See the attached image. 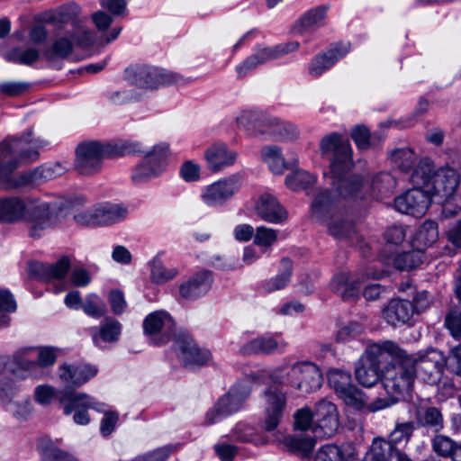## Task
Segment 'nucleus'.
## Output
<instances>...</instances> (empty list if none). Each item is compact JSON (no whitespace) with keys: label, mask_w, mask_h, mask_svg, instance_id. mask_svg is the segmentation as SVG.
<instances>
[{"label":"nucleus","mask_w":461,"mask_h":461,"mask_svg":"<svg viewBox=\"0 0 461 461\" xmlns=\"http://www.w3.org/2000/svg\"><path fill=\"white\" fill-rule=\"evenodd\" d=\"M461 375V345L453 348L447 358L437 349H429L419 357L408 356L390 340L369 345L355 365V375H433L445 368Z\"/></svg>","instance_id":"1"},{"label":"nucleus","mask_w":461,"mask_h":461,"mask_svg":"<svg viewBox=\"0 0 461 461\" xmlns=\"http://www.w3.org/2000/svg\"><path fill=\"white\" fill-rule=\"evenodd\" d=\"M352 376H330L329 384L343 402L354 411H378L408 395L413 384V376H381L380 383L391 399H377L367 404L366 399Z\"/></svg>","instance_id":"2"},{"label":"nucleus","mask_w":461,"mask_h":461,"mask_svg":"<svg viewBox=\"0 0 461 461\" xmlns=\"http://www.w3.org/2000/svg\"><path fill=\"white\" fill-rule=\"evenodd\" d=\"M140 151L141 144L129 140L113 142L85 141L77 147L75 169L81 175H94L101 171L104 158L122 157Z\"/></svg>","instance_id":"3"},{"label":"nucleus","mask_w":461,"mask_h":461,"mask_svg":"<svg viewBox=\"0 0 461 461\" xmlns=\"http://www.w3.org/2000/svg\"><path fill=\"white\" fill-rule=\"evenodd\" d=\"M86 201L81 194L59 197L50 202L31 199L24 220L29 223V236L41 238L45 230L55 228L60 222L67 210L82 206Z\"/></svg>","instance_id":"4"},{"label":"nucleus","mask_w":461,"mask_h":461,"mask_svg":"<svg viewBox=\"0 0 461 461\" xmlns=\"http://www.w3.org/2000/svg\"><path fill=\"white\" fill-rule=\"evenodd\" d=\"M311 215L325 222L330 234L336 239H348L355 233L354 225L341 217L338 200L328 189L317 191L312 202Z\"/></svg>","instance_id":"5"},{"label":"nucleus","mask_w":461,"mask_h":461,"mask_svg":"<svg viewBox=\"0 0 461 461\" xmlns=\"http://www.w3.org/2000/svg\"><path fill=\"white\" fill-rule=\"evenodd\" d=\"M460 174L453 167H440L433 175L431 185L426 189L431 199L442 203V212L451 216L461 210V197L455 195L459 185Z\"/></svg>","instance_id":"6"},{"label":"nucleus","mask_w":461,"mask_h":461,"mask_svg":"<svg viewBox=\"0 0 461 461\" xmlns=\"http://www.w3.org/2000/svg\"><path fill=\"white\" fill-rule=\"evenodd\" d=\"M312 413L310 408H303L294 413V427L303 433L294 436H276V441L282 444L289 451L301 456H308L318 438L312 432Z\"/></svg>","instance_id":"7"},{"label":"nucleus","mask_w":461,"mask_h":461,"mask_svg":"<svg viewBox=\"0 0 461 461\" xmlns=\"http://www.w3.org/2000/svg\"><path fill=\"white\" fill-rule=\"evenodd\" d=\"M169 156V145L160 142L145 153L142 159L133 167L131 178L136 185L158 177L166 170Z\"/></svg>","instance_id":"8"},{"label":"nucleus","mask_w":461,"mask_h":461,"mask_svg":"<svg viewBox=\"0 0 461 461\" xmlns=\"http://www.w3.org/2000/svg\"><path fill=\"white\" fill-rule=\"evenodd\" d=\"M265 378L264 384L267 385L264 391L266 399L265 429L271 431L278 426L286 405L285 385L281 376H265Z\"/></svg>","instance_id":"9"},{"label":"nucleus","mask_w":461,"mask_h":461,"mask_svg":"<svg viewBox=\"0 0 461 461\" xmlns=\"http://www.w3.org/2000/svg\"><path fill=\"white\" fill-rule=\"evenodd\" d=\"M322 156L332 155L330 171L340 176L343 170L352 168V149L349 142L341 134L332 132L324 136L321 140Z\"/></svg>","instance_id":"10"},{"label":"nucleus","mask_w":461,"mask_h":461,"mask_svg":"<svg viewBox=\"0 0 461 461\" xmlns=\"http://www.w3.org/2000/svg\"><path fill=\"white\" fill-rule=\"evenodd\" d=\"M75 387H67L66 390L59 394V404L63 409L65 415H70L74 412L73 420L76 424L85 426L90 422V415L88 409L95 411L98 401L90 395L77 392Z\"/></svg>","instance_id":"11"},{"label":"nucleus","mask_w":461,"mask_h":461,"mask_svg":"<svg viewBox=\"0 0 461 461\" xmlns=\"http://www.w3.org/2000/svg\"><path fill=\"white\" fill-rule=\"evenodd\" d=\"M172 338L173 349L184 366H203L211 358L210 351L200 348L187 331L174 332Z\"/></svg>","instance_id":"12"},{"label":"nucleus","mask_w":461,"mask_h":461,"mask_svg":"<svg viewBox=\"0 0 461 461\" xmlns=\"http://www.w3.org/2000/svg\"><path fill=\"white\" fill-rule=\"evenodd\" d=\"M241 186V176L233 174L206 185L201 193V200L210 207L221 206L231 199Z\"/></svg>","instance_id":"13"},{"label":"nucleus","mask_w":461,"mask_h":461,"mask_svg":"<svg viewBox=\"0 0 461 461\" xmlns=\"http://www.w3.org/2000/svg\"><path fill=\"white\" fill-rule=\"evenodd\" d=\"M125 76L133 85L143 88H155L177 81L176 74L148 66H136L127 68Z\"/></svg>","instance_id":"14"},{"label":"nucleus","mask_w":461,"mask_h":461,"mask_svg":"<svg viewBox=\"0 0 461 461\" xmlns=\"http://www.w3.org/2000/svg\"><path fill=\"white\" fill-rule=\"evenodd\" d=\"M143 330L154 345H164L175 332V321L167 312L157 311L144 319Z\"/></svg>","instance_id":"15"},{"label":"nucleus","mask_w":461,"mask_h":461,"mask_svg":"<svg viewBox=\"0 0 461 461\" xmlns=\"http://www.w3.org/2000/svg\"><path fill=\"white\" fill-rule=\"evenodd\" d=\"M315 421L312 429L315 438L331 437L339 429V417L337 406L325 399L321 400L314 409Z\"/></svg>","instance_id":"16"},{"label":"nucleus","mask_w":461,"mask_h":461,"mask_svg":"<svg viewBox=\"0 0 461 461\" xmlns=\"http://www.w3.org/2000/svg\"><path fill=\"white\" fill-rule=\"evenodd\" d=\"M299 48L296 41L281 44L276 48L258 49L255 53L249 56L241 63L236 66V72L239 77H245L249 71L257 68L258 66L279 58L282 55L294 51Z\"/></svg>","instance_id":"17"},{"label":"nucleus","mask_w":461,"mask_h":461,"mask_svg":"<svg viewBox=\"0 0 461 461\" xmlns=\"http://www.w3.org/2000/svg\"><path fill=\"white\" fill-rule=\"evenodd\" d=\"M431 200L426 189L413 186L394 199V207L402 213L420 217L427 212Z\"/></svg>","instance_id":"18"},{"label":"nucleus","mask_w":461,"mask_h":461,"mask_svg":"<svg viewBox=\"0 0 461 461\" xmlns=\"http://www.w3.org/2000/svg\"><path fill=\"white\" fill-rule=\"evenodd\" d=\"M237 123L240 127L259 135L273 137L279 124V118L266 114L256 110L242 111L237 116Z\"/></svg>","instance_id":"19"},{"label":"nucleus","mask_w":461,"mask_h":461,"mask_svg":"<svg viewBox=\"0 0 461 461\" xmlns=\"http://www.w3.org/2000/svg\"><path fill=\"white\" fill-rule=\"evenodd\" d=\"M239 153L229 149L224 142H214L204 150L206 167L212 173H219L232 167L237 162Z\"/></svg>","instance_id":"20"},{"label":"nucleus","mask_w":461,"mask_h":461,"mask_svg":"<svg viewBox=\"0 0 461 461\" xmlns=\"http://www.w3.org/2000/svg\"><path fill=\"white\" fill-rule=\"evenodd\" d=\"M66 172L60 163L44 164L16 175L17 189L35 186L62 176Z\"/></svg>","instance_id":"21"},{"label":"nucleus","mask_w":461,"mask_h":461,"mask_svg":"<svg viewBox=\"0 0 461 461\" xmlns=\"http://www.w3.org/2000/svg\"><path fill=\"white\" fill-rule=\"evenodd\" d=\"M368 278L380 279L381 274L366 269L359 276L351 279L348 274L339 273L333 277L330 288L344 300H348L358 294L361 285Z\"/></svg>","instance_id":"22"},{"label":"nucleus","mask_w":461,"mask_h":461,"mask_svg":"<svg viewBox=\"0 0 461 461\" xmlns=\"http://www.w3.org/2000/svg\"><path fill=\"white\" fill-rule=\"evenodd\" d=\"M212 282L211 272L207 270L197 272L179 285V294L186 300H196L211 289Z\"/></svg>","instance_id":"23"},{"label":"nucleus","mask_w":461,"mask_h":461,"mask_svg":"<svg viewBox=\"0 0 461 461\" xmlns=\"http://www.w3.org/2000/svg\"><path fill=\"white\" fill-rule=\"evenodd\" d=\"M351 168L343 170L341 175H332V185L339 196L345 199L363 197V178L350 173Z\"/></svg>","instance_id":"24"},{"label":"nucleus","mask_w":461,"mask_h":461,"mask_svg":"<svg viewBox=\"0 0 461 461\" xmlns=\"http://www.w3.org/2000/svg\"><path fill=\"white\" fill-rule=\"evenodd\" d=\"M27 202L17 195L0 197V224H15L25 220Z\"/></svg>","instance_id":"25"},{"label":"nucleus","mask_w":461,"mask_h":461,"mask_svg":"<svg viewBox=\"0 0 461 461\" xmlns=\"http://www.w3.org/2000/svg\"><path fill=\"white\" fill-rule=\"evenodd\" d=\"M287 347V342L285 341L280 335H268L258 337L247 344H245L241 351L245 355H258V354H274L283 353Z\"/></svg>","instance_id":"26"},{"label":"nucleus","mask_w":461,"mask_h":461,"mask_svg":"<svg viewBox=\"0 0 461 461\" xmlns=\"http://www.w3.org/2000/svg\"><path fill=\"white\" fill-rule=\"evenodd\" d=\"M349 43H340L317 55L309 66V73L312 77H320L330 69L337 61L344 58L349 51Z\"/></svg>","instance_id":"27"},{"label":"nucleus","mask_w":461,"mask_h":461,"mask_svg":"<svg viewBox=\"0 0 461 461\" xmlns=\"http://www.w3.org/2000/svg\"><path fill=\"white\" fill-rule=\"evenodd\" d=\"M415 314V308L409 300L393 299L383 309V318L392 326L408 323Z\"/></svg>","instance_id":"28"},{"label":"nucleus","mask_w":461,"mask_h":461,"mask_svg":"<svg viewBox=\"0 0 461 461\" xmlns=\"http://www.w3.org/2000/svg\"><path fill=\"white\" fill-rule=\"evenodd\" d=\"M46 141L32 137V131H28L23 136L15 138L9 145L11 152H19V159L25 163L33 162L39 158L38 149L46 145Z\"/></svg>","instance_id":"29"},{"label":"nucleus","mask_w":461,"mask_h":461,"mask_svg":"<svg viewBox=\"0 0 461 461\" xmlns=\"http://www.w3.org/2000/svg\"><path fill=\"white\" fill-rule=\"evenodd\" d=\"M258 215L270 223H281L287 218V212L270 194H263L256 205Z\"/></svg>","instance_id":"30"},{"label":"nucleus","mask_w":461,"mask_h":461,"mask_svg":"<svg viewBox=\"0 0 461 461\" xmlns=\"http://www.w3.org/2000/svg\"><path fill=\"white\" fill-rule=\"evenodd\" d=\"M66 376L65 386L62 389H55L47 384L38 385L34 391L35 401L41 405H49L54 399L59 402V394L63 393L67 387L80 386L88 381L87 376Z\"/></svg>","instance_id":"31"},{"label":"nucleus","mask_w":461,"mask_h":461,"mask_svg":"<svg viewBox=\"0 0 461 461\" xmlns=\"http://www.w3.org/2000/svg\"><path fill=\"white\" fill-rule=\"evenodd\" d=\"M249 393L250 388L245 384L232 386L227 394L218 401L223 413L229 416L240 410Z\"/></svg>","instance_id":"32"},{"label":"nucleus","mask_w":461,"mask_h":461,"mask_svg":"<svg viewBox=\"0 0 461 461\" xmlns=\"http://www.w3.org/2000/svg\"><path fill=\"white\" fill-rule=\"evenodd\" d=\"M328 5H321L307 11L294 25L295 33L314 31L325 24Z\"/></svg>","instance_id":"33"},{"label":"nucleus","mask_w":461,"mask_h":461,"mask_svg":"<svg viewBox=\"0 0 461 461\" xmlns=\"http://www.w3.org/2000/svg\"><path fill=\"white\" fill-rule=\"evenodd\" d=\"M38 350L37 362L26 359L25 357H18L15 364L23 371H33L37 366L47 367L54 365L57 359V349L52 347H40Z\"/></svg>","instance_id":"34"},{"label":"nucleus","mask_w":461,"mask_h":461,"mask_svg":"<svg viewBox=\"0 0 461 461\" xmlns=\"http://www.w3.org/2000/svg\"><path fill=\"white\" fill-rule=\"evenodd\" d=\"M423 252L420 249H416L388 256L386 263L399 270L409 271L418 267L423 262Z\"/></svg>","instance_id":"35"},{"label":"nucleus","mask_w":461,"mask_h":461,"mask_svg":"<svg viewBox=\"0 0 461 461\" xmlns=\"http://www.w3.org/2000/svg\"><path fill=\"white\" fill-rule=\"evenodd\" d=\"M99 225L122 221L128 215V209L120 203H104L97 206Z\"/></svg>","instance_id":"36"},{"label":"nucleus","mask_w":461,"mask_h":461,"mask_svg":"<svg viewBox=\"0 0 461 461\" xmlns=\"http://www.w3.org/2000/svg\"><path fill=\"white\" fill-rule=\"evenodd\" d=\"M74 43L68 37H59L43 50V58L50 63L67 59L73 51Z\"/></svg>","instance_id":"37"},{"label":"nucleus","mask_w":461,"mask_h":461,"mask_svg":"<svg viewBox=\"0 0 461 461\" xmlns=\"http://www.w3.org/2000/svg\"><path fill=\"white\" fill-rule=\"evenodd\" d=\"M40 57L41 51L35 47H15L5 53V59L7 62L31 67L40 59Z\"/></svg>","instance_id":"38"},{"label":"nucleus","mask_w":461,"mask_h":461,"mask_svg":"<svg viewBox=\"0 0 461 461\" xmlns=\"http://www.w3.org/2000/svg\"><path fill=\"white\" fill-rule=\"evenodd\" d=\"M435 167L429 159H422L411 175V182L413 186L420 189H428L431 185L433 175L435 174Z\"/></svg>","instance_id":"39"},{"label":"nucleus","mask_w":461,"mask_h":461,"mask_svg":"<svg viewBox=\"0 0 461 461\" xmlns=\"http://www.w3.org/2000/svg\"><path fill=\"white\" fill-rule=\"evenodd\" d=\"M352 454V448L349 445L339 447L327 444L319 449L315 461H347Z\"/></svg>","instance_id":"40"},{"label":"nucleus","mask_w":461,"mask_h":461,"mask_svg":"<svg viewBox=\"0 0 461 461\" xmlns=\"http://www.w3.org/2000/svg\"><path fill=\"white\" fill-rule=\"evenodd\" d=\"M292 273V261L286 258H283L279 273L263 285L264 290L267 293H272L285 288L290 282Z\"/></svg>","instance_id":"41"},{"label":"nucleus","mask_w":461,"mask_h":461,"mask_svg":"<svg viewBox=\"0 0 461 461\" xmlns=\"http://www.w3.org/2000/svg\"><path fill=\"white\" fill-rule=\"evenodd\" d=\"M38 274L46 281L52 279H63L70 267V261L68 257H62L55 264L37 265Z\"/></svg>","instance_id":"42"},{"label":"nucleus","mask_w":461,"mask_h":461,"mask_svg":"<svg viewBox=\"0 0 461 461\" xmlns=\"http://www.w3.org/2000/svg\"><path fill=\"white\" fill-rule=\"evenodd\" d=\"M260 156L274 174L281 175L284 173L286 164L279 147L275 145L265 146L260 150Z\"/></svg>","instance_id":"43"},{"label":"nucleus","mask_w":461,"mask_h":461,"mask_svg":"<svg viewBox=\"0 0 461 461\" xmlns=\"http://www.w3.org/2000/svg\"><path fill=\"white\" fill-rule=\"evenodd\" d=\"M388 157L393 166L402 172H409L416 162L414 151L409 147L392 149Z\"/></svg>","instance_id":"44"},{"label":"nucleus","mask_w":461,"mask_h":461,"mask_svg":"<svg viewBox=\"0 0 461 461\" xmlns=\"http://www.w3.org/2000/svg\"><path fill=\"white\" fill-rule=\"evenodd\" d=\"M95 411L104 413V417L100 422V432L103 436L107 437L114 430L118 420L119 414L117 411L110 409L105 403L98 402Z\"/></svg>","instance_id":"45"},{"label":"nucleus","mask_w":461,"mask_h":461,"mask_svg":"<svg viewBox=\"0 0 461 461\" xmlns=\"http://www.w3.org/2000/svg\"><path fill=\"white\" fill-rule=\"evenodd\" d=\"M316 181L313 175L303 170H296L285 176V185L293 191L305 190Z\"/></svg>","instance_id":"46"},{"label":"nucleus","mask_w":461,"mask_h":461,"mask_svg":"<svg viewBox=\"0 0 461 461\" xmlns=\"http://www.w3.org/2000/svg\"><path fill=\"white\" fill-rule=\"evenodd\" d=\"M19 167L17 159L0 161V188L3 190L17 189L16 175L13 172Z\"/></svg>","instance_id":"47"},{"label":"nucleus","mask_w":461,"mask_h":461,"mask_svg":"<svg viewBox=\"0 0 461 461\" xmlns=\"http://www.w3.org/2000/svg\"><path fill=\"white\" fill-rule=\"evenodd\" d=\"M4 409L17 420L28 419L32 411V403L29 399L15 401L14 398L2 404Z\"/></svg>","instance_id":"48"},{"label":"nucleus","mask_w":461,"mask_h":461,"mask_svg":"<svg viewBox=\"0 0 461 461\" xmlns=\"http://www.w3.org/2000/svg\"><path fill=\"white\" fill-rule=\"evenodd\" d=\"M82 309L86 315L95 319L103 317L107 312L105 303L95 294L86 296Z\"/></svg>","instance_id":"49"},{"label":"nucleus","mask_w":461,"mask_h":461,"mask_svg":"<svg viewBox=\"0 0 461 461\" xmlns=\"http://www.w3.org/2000/svg\"><path fill=\"white\" fill-rule=\"evenodd\" d=\"M438 238V225L433 221H426L416 232L417 242L424 247L434 244Z\"/></svg>","instance_id":"50"},{"label":"nucleus","mask_w":461,"mask_h":461,"mask_svg":"<svg viewBox=\"0 0 461 461\" xmlns=\"http://www.w3.org/2000/svg\"><path fill=\"white\" fill-rule=\"evenodd\" d=\"M412 429V425L408 422L399 423L395 426L394 429L389 435V440H384L391 447V455L394 454V451H400L395 446L402 442H407L411 438Z\"/></svg>","instance_id":"51"},{"label":"nucleus","mask_w":461,"mask_h":461,"mask_svg":"<svg viewBox=\"0 0 461 461\" xmlns=\"http://www.w3.org/2000/svg\"><path fill=\"white\" fill-rule=\"evenodd\" d=\"M20 387L18 376H0V403L14 399Z\"/></svg>","instance_id":"52"},{"label":"nucleus","mask_w":461,"mask_h":461,"mask_svg":"<svg viewBox=\"0 0 461 461\" xmlns=\"http://www.w3.org/2000/svg\"><path fill=\"white\" fill-rule=\"evenodd\" d=\"M276 371L282 373H293L294 375L304 373L316 374L320 372V368L315 363L309 360H303L294 362L293 364L285 362L276 368Z\"/></svg>","instance_id":"53"},{"label":"nucleus","mask_w":461,"mask_h":461,"mask_svg":"<svg viewBox=\"0 0 461 461\" xmlns=\"http://www.w3.org/2000/svg\"><path fill=\"white\" fill-rule=\"evenodd\" d=\"M396 186V180L388 172H381L374 176L371 187L374 192L382 195L392 193Z\"/></svg>","instance_id":"54"},{"label":"nucleus","mask_w":461,"mask_h":461,"mask_svg":"<svg viewBox=\"0 0 461 461\" xmlns=\"http://www.w3.org/2000/svg\"><path fill=\"white\" fill-rule=\"evenodd\" d=\"M389 458H391L390 445L384 439L376 438L373 441L365 461H389Z\"/></svg>","instance_id":"55"},{"label":"nucleus","mask_w":461,"mask_h":461,"mask_svg":"<svg viewBox=\"0 0 461 461\" xmlns=\"http://www.w3.org/2000/svg\"><path fill=\"white\" fill-rule=\"evenodd\" d=\"M122 332V324L114 319L106 318L100 325V338L106 342H114L119 339Z\"/></svg>","instance_id":"56"},{"label":"nucleus","mask_w":461,"mask_h":461,"mask_svg":"<svg viewBox=\"0 0 461 461\" xmlns=\"http://www.w3.org/2000/svg\"><path fill=\"white\" fill-rule=\"evenodd\" d=\"M419 420L422 425L429 426L435 431H438L443 428L442 414L435 407L427 408L423 412H420Z\"/></svg>","instance_id":"57"},{"label":"nucleus","mask_w":461,"mask_h":461,"mask_svg":"<svg viewBox=\"0 0 461 461\" xmlns=\"http://www.w3.org/2000/svg\"><path fill=\"white\" fill-rule=\"evenodd\" d=\"M177 275L178 270L176 268H167L156 262L152 264L150 278L153 283L164 284L174 279Z\"/></svg>","instance_id":"58"},{"label":"nucleus","mask_w":461,"mask_h":461,"mask_svg":"<svg viewBox=\"0 0 461 461\" xmlns=\"http://www.w3.org/2000/svg\"><path fill=\"white\" fill-rule=\"evenodd\" d=\"M30 84L24 81H5L0 83V93L6 96L22 95L29 90Z\"/></svg>","instance_id":"59"},{"label":"nucleus","mask_w":461,"mask_h":461,"mask_svg":"<svg viewBox=\"0 0 461 461\" xmlns=\"http://www.w3.org/2000/svg\"><path fill=\"white\" fill-rule=\"evenodd\" d=\"M433 450L439 456H451L456 447V443L448 437L438 435L432 441Z\"/></svg>","instance_id":"60"},{"label":"nucleus","mask_w":461,"mask_h":461,"mask_svg":"<svg viewBox=\"0 0 461 461\" xmlns=\"http://www.w3.org/2000/svg\"><path fill=\"white\" fill-rule=\"evenodd\" d=\"M277 239L276 231L265 226L257 228L254 235V243L261 247L273 245Z\"/></svg>","instance_id":"61"},{"label":"nucleus","mask_w":461,"mask_h":461,"mask_svg":"<svg viewBox=\"0 0 461 461\" xmlns=\"http://www.w3.org/2000/svg\"><path fill=\"white\" fill-rule=\"evenodd\" d=\"M179 174L185 182H194L200 179L201 167L193 160H186L182 164Z\"/></svg>","instance_id":"62"},{"label":"nucleus","mask_w":461,"mask_h":461,"mask_svg":"<svg viewBox=\"0 0 461 461\" xmlns=\"http://www.w3.org/2000/svg\"><path fill=\"white\" fill-rule=\"evenodd\" d=\"M42 454L47 461H77L74 456L55 447L53 445L45 447Z\"/></svg>","instance_id":"63"},{"label":"nucleus","mask_w":461,"mask_h":461,"mask_svg":"<svg viewBox=\"0 0 461 461\" xmlns=\"http://www.w3.org/2000/svg\"><path fill=\"white\" fill-rule=\"evenodd\" d=\"M445 325L455 339L461 338V312L451 311L445 318Z\"/></svg>","instance_id":"64"}]
</instances>
